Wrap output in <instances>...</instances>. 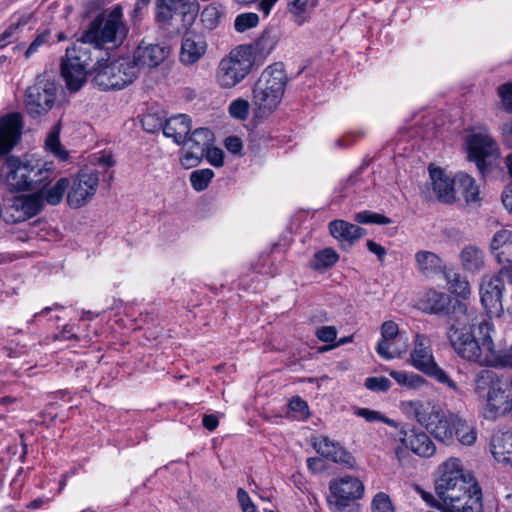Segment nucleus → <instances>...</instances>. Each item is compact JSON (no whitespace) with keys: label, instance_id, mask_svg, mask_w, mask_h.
Returning a JSON list of instances; mask_svg holds the SVG:
<instances>
[{"label":"nucleus","instance_id":"obj_31","mask_svg":"<svg viewBox=\"0 0 512 512\" xmlns=\"http://www.w3.org/2000/svg\"><path fill=\"white\" fill-rule=\"evenodd\" d=\"M392 339L390 341H379L376 346L377 354L385 360L401 358L408 351L409 337L406 333Z\"/></svg>","mask_w":512,"mask_h":512},{"label":"nucleus","instance_id":"obj_16","mask_svg":"<svg viewBox=\"0 0 512 512\" xmlns=\"http://www.w3.org/2000/svg\"><path fill=\"white\" fill-rule=\"evenodd\" d=\"M98 173L92 170L80 171L72 182H69L67 203L72 208H80L89 203L98 189Z\"/></svg>","mask_w":512,"mask_h":512},{"label":"nucleus","instance_id":"obj_63","mask_svg":"<svg viewBox=\"0 0 512 512\" xmlns=\"http://www.w3.org/2000/svg\"><path fill=\"white\" fill-rule=\"evenodd\" d=\"M502 139L505 146L512 149V120L502 126Z\"/></svg>","mask_w":512,"mask_h":512},{"label":"nucleus","instance_id":"obj_21","mask_svg":"<svg viewBox=\"0 0 512 512\" xmlns=\"http://www.w3.org/2000/svg\"><path fill=\"white\" fill-rule=\"evenodd\" d=\"M41 199L35 193L15 197L6 208L5 221L7 223L23 222L40 212Z\"/></svg>","mask_w":512,"mask_h":512},{"label":"nucleus","instance_id":"obj_9","mask_svg":"<svg viewBox=\"0 0 512 512\" xmlns=\"http://www.w3.org/2000/svg\"><path fill=\"white\" fill-rule=\"evenodd\" d=\"M252 67L251 47L240 45L219 62L215 73L216 82L222 89H232L249 75Z\"/></svg>","mask_w":512,"mask_h":512},{"label":"nucleus","instance_id":"obj_42","mask_svg":"<svg viewBox=\"0 0 512 512\" xmlns=\"http://www.w3.org/2000/svg\"><path fill=\"white\" fill-rule=\"evenodd\" d=\"M317 0H289L288 9L293 15L295 22L303 24L308 13L316 6Z\"/></svg>","mask_w":512,"mask_h":512},{"label":"nucleus","instance_id":"obj_5","mask_svg":"<svg viewBox=\"0 0 512 512\" xmlns=\"http://www.w3.org/2000/svg\"><path fill=\"white\" fill-rule=\"evenodd\" d=\"M287 83L281 64L267 67L256 81L252 90V103L259 114H269L280 104Z\"/></svg>","mask_w":512,"mask_h":512},{"label":"nucleus","instance_id":"obj_15","mask_svg":"<svg viewBox=\"0 0 512 512\" xmlns=\"http://www.w3.org/2000/svg\"><path fill=\"white\" fill-rule=\"evenodd\" d=\"M429 181L422 190V195L427 200L437 199L446 204L453 203L456 199V180L443 169L433 164L429 165Z\"/></svg>","mask_w":512,"mask_h":512},{"label":"nucleus","instance_id":"obj_60","mask_svg":"<svg viewBox=\"0 0 512 512\" xmlns=\"http://www.w3.org/2000/svg\"><path fill=\"white\" fill-rule=\"evenodd\" d=\"M143 128L148 132H154L157 129L163 130L164 123L158 121L154 114H147L142 119Z\"/></svg>","mask_w":512,"mask_h":512},{"label":"nucleus","instance_id":"obj_14","mask_svg":"<svg viewBox=\"0 0 512 512\" xmlns=\"http://www.w3.org/2000/svg\"><path fill=\"white\" fill-rule=\"evenodd\" d=\"M468 160L474 162L481 173L486 169V158L498 153L497 143L485 127L470 129L465 138Z\"/></svg>","mask_w":512,"mask_h":512},{"label":"nucleus","instance_id":"obj_28","mask_svg":"<svg viewBox=\"0 0 512 512\" xmlns=\"http://www.w3.org/2000/svg\"><path fill=\"white\" fill-rule=\"evenodd\" d=\"M414 260L417 271L426 278H434L445 270L444 261L432 251L419 250Z\"/></svg>","mask_w":512,"mask_h":512},{"label":"nucleus","instance_id":"obj_43","mask_svg":"<svg viewBox=\"0 0 512 512\" xmlns=\"http://www.w3.org/2000/svg\"><path fill=\"white\" fill-rule=\"evenodd\" d=\"M454 436L457 437L461 444L471 446L477 439V431L472 424L458 418L454 427Z\"/></svg>","mask_w":512,"mask_h":512},{"label":"nucleus","instance_id":"obj_29","mask_svg":"<svg viewBox=\"0 0 512 512\" xmlns=\"http://www.w3.org/2000/svg\"><path fill=\"white\" fill-rule=\"evenodd\" d=\"M191 128V118L186 114H177L166 119L163 125V134L172 138L176 144H182Z\"/></svg>","mask_w":512,"mask_h":512},{"label":"nucleus","instance_id":"obj_13","mask_svg":"<svg viewBox=\"0 0 512 512\" xmlns=\"http://www.w3.org/2000/svg\"><path fill=\"white\" fill-rule=\"evenodd\" d=\"M475 480L470 473H465L461 460L449 458L441 466V475L437 480L436 489L442 501L448 499V495L461 492L463 489L473 487Z\"/></svg>","mask_w":512,"mask_h":512},{"label":"nucleus","instance_id":"obj_10","mask_svg":"<svg viewBox=\"0 0 512 512\" xmlns=\"http://www.w3.org/2000/svg\"><path fill=\"white\" fill-rule=\"evenodd\" d=\"M364 491V484L358 477L344 475L334 478L329 483L327 505L332 512H345L363 497Z\"/></svg>","mask_w":512,"mask_h":512},{"label":"nucleus","instance_id":"obj_22","mask_svg":"<svg viewBox=\"0 0 512 512\" xmlns=\"http://www.w3.org/2000/svg\"><path fill=\"white\" fill-rule=\"evenodd\" d=\"M504 283L500 276L484 277L480 285V299L488 313H499L502 310Z\"/></svg>","mask_w":512,"mask_h":512},{"label":"nucleus","instance_id":"obj_58","mask_svg":"<svg viewBox=\"0 0 512 512\" xmlns=\"http://www.w3.org/2000/svg\"><path fill=\"white\" fill-rule=\"evenodd\" d=\"M237 500L239 502L242 512H258L249 494L244 489H238Z\"/></svg>","mask_w":512,"mask_h":512},{"label":"nucleus","instance_id":"obj_6","mask_svg":"<svg viewBox=\"0 0 512 512\" xmlns=\"http://www.w3.org/2000/svg\"><path fill=\"white\" fill-rule=\"evenodd\" d=\"M107 55L95 58L93 67V83L99 89L121 90L130 85L138 75L137 65L128 57H122L111 62Z\"/></svg>","mask_w":512,"mask_h":512},{"label":"nucleus","instance_id":"obj_40","mask_svg":"<svg viewBox=\"0 0 512 512\" xmlns=\"http://www.w3.org/2000/svg\"><path fill=\"white\" fill-rule=\"evenodd\" d=\"M339 260V255L332 248H325L316 252L310 261V267L316 271H323L333 267Z\"/></svg>","mask_w":512,"mask_h":512},{"label":"nucleus","instance_id":"obj_17","mask_svg":"<svg viewBox=\"0 0 512 512\" xmlns=\"http://www.w3.org/2000/svg\"><path fill=\"white\" fill-rule=\"evenodd\" d=\"M213 133L208 128L195 129L189 138L183 141L180 163L185 169L197 166L204 157L205 151L213 142Z\"/></svg>","mask_w":512,"mask_h":512},{"label":"nucleus","instance_id":"obj_41","mask_svg":"<svg viewBox=\"0 0 512 512\" xmlns=\"http://www.w3.org/2000/svg\"><path fill=\"white\" fill-rule=\"evenodd\" d=\"M224 14L222 5L213 2L207 5L200 14V19L203 26L208 30L215 29Z\"/></svg>","mask_w":512,"mask_h":512},{"label":"nucleus","instance_id":"obj_18","mask_svg":"<svg viewBox=\"0 0 512 512\" xmlns=\"http://www.w3.org/2000/svg\"><path fill=\"white\" fill-rule=\"evenodd\" d=\"M490 248L497 263L502 266L497 276L512 286V230L505 228L497 231Z\"/></svg>","mask_w":512,"mask_h":512},{"label":"nucleus","instance_id":"obj_54","mask_svg":"<svg viewBox=\"0 0 512 512\" xmlns=\"http://www.w3.org/2000/svg\"><path fill=\"white\" fill-rule=\"evenodd\" d=\"M497 92L504 110L512 113V82L500 85Z\"/></svg>","mask_w":512,"mask_h":512},{"label":"nucleus","instance_id":"obj_61","mask_svg":"<svg viewBox=\"0 0 512 512\" xmlns=\"http://www.w3.org/2000/svg\"><path fill=\"white\" fill-rule=\"evenodd\" d=\"M226 149L233 154H240L243 144L240 138L236 136H229L225 140Z\"/></svg>","mask_w":512,"mask_h":512},{"label":"nucleus","instance_id":"obj_39","mask_svg":"<svg viewBox=\"0 0 512 512\" xmlns=\"http://www.w3.org/2000/svg\"><path fill=\"white\" fill-rule=\"evenodd\" d=\"M455 180L466 202H477L479 200V187L470 175L460 172L455 176Z\"/></svg>","mask_w":512,"mask_h":512},{"label":"nucleus","instance_id":"obj_32","mask_svg":"<svg viewBox=\"0 0 512 512\" xmlns=\"http://www.w3.org/2000/svg\"><path fill=\"white\" fill-rule=\"evenodd\" d=\"M330 234L341 243L352 244L362 237L364 230L344 220H334L329 224Z\"/></svg>","mask_w":512,"mask_h":512},{"label":"nucleus","instance_id":"obj_47","mask_svg":"<svg viewBox=\"0 0 512 512\" xmlns=\"http://www.w3.org/2000/svg\"><path fill=\"white\" fill-rule=\"evenodd\" d=\"M259 16L256 13L247 12L236 16L234 20V29L238 33H244L259 24Z\"/></svg>","mask_w":512,"mask_h":512},{"label":"nucleus","instance_id":"obj_34","mask_svg":"<svg viewBox=\"0 0 512 512\" xmlns=\"http://www.w3.org/2000/svg\"><path fill=\"white\" fill-rule=\"evenodd\" d=\"M32 14L26 13L15 17L10 25L0 34V49L18 40L24 29L30 24Z\"/></svg>","mask_w":512,"mask_h":512},{"label":"nucleus","instance_id":"obj_25","mask_svg":"<svg viewBox=\"0 0 512 512\" xmlns=\"http://www.w3.org/2000/svg\"><path fill=\"white\" fill-rule=\"evenodd\" d=\"M181 10L185 20L194 21L198 13L199 5L195 0H158L157 18L160 21H168L172 18L173 11Z\"/></svg>","mask_w":512,"mask_h":512},{"label":"nucleus","instance_id":"obj_57","mask_svg":"<svg viewBox=\"0 0 512 512\" xmlns=\"http://www.w3.org/2000/svg\"><path fill=\"white\" fill-rule=\"evenodd\" d=\"M205 157L207 161L214 167H221L224 164V152L220 148L208 147L205 151Z\"/></svg>","mask_w":512,"mask_h":512},{"label":"nucleus","instance_id":"obj_51","mask_svg":"<svg viewBox=\"0 0 512 512\" xmlns=\"http://www.w3.org/2000/svg\"><path fill=\"white\" fill-rule=\"evenodd\" d=\"M357 415L361 416L368 422H375V421L383 422V423H385L391 427H395V428L398 426V424L395 420L389 419V418L385 417L384 415H382L380 412L371 410L368 408L359 409L357 412Z\"/></svg>","mask_w":512,"mask_h":512},{"label":"nucleus","instance_id":"obj_19","mask_svg":"<svg viewBox=\"0 0 512 512\" xmlns=\"http://www.w3.org/2000/svg\"><path fill=\"white\" fill-rule=\"evenodd\" d=\"M5 165L7 168L5 182L10 190H30L33 164L29 161H21L17 157L9 156L6 159Z\"/></svg>","mask_w":512,"mask_h":512},{"label":"nucleus","instance_id":"obj_33","mask_svg":"<svg viewBox=\"0 0 512 512\" xmlns=\"http://www.w3.org/2000/svg\"><path fill=\"white\" fill-rule=\"evenodd\" d=\"M69 181L67 178L59 179L55 184H43V186L35 192L36 196L41 199V207L44 204L57 205L61 202L65 191L68 189Z\"/></svg>","mask_w":512,"mask_h":512},{"label":"nucleus","instance_id":"obj_11","mask_svg":"<svg viewBox=\"0 0 512 512\" xmlns=\"http://www.w3.org/2000/svg\"><path fill=\"white\" fill-rule=\"evenodd\" d=\"M394 453L399 463H404L409 452L423 458H429L436 452V446L430 436L421 430L401 428L395 437Z\"/></svg>","mask_w":512,"mask_h":512},{"label":"nucleus","instance_id":"obj_38","mask_svg":"<svg viewBox=\"0 0 512 512\" xmlns=\"http://www.w3.org/2000/svg\"><path fill=\"white\" fill-rule=\"evenodd\" d=\"M423 308L429 313H440L444 311L449 303V296L436 290L427 291L422 298Z\"/></svg>","mask_w":512,"mask_h":512},{"label":"nucleus","instance_id":"obj_53","mask_svg":"<svg viewBox=\"0 0 512 512\" xmlns=\"http://www.w3.org/2000/svg\"><path fill=\"white\" fill-rule=\"evenodd\" d=\"M289 409L291 412L295 413L294 416L299 419L307 418L309 415V408L306 401L299 396H295L289 401Z\"/></svg>","mask_w":512,"mask_h":512},{"label":"nucleus","instance_id":"obj_56","mask_svg":"<svg viewBox=\"0 0 512 512\" xmlns=\"http://www.w3.org/2000/svg\"><path fill=\"white\" fill-rule=\"evenodd\" d=\"M399 330L398 325L394 321H385L381 325V339L379 341H390L401 334H404Z\"/></svg>","mask_w":512,"mask_h":512},{"label":"nucleus","instance_id":"obj_2","mask_svg":"<svg viewBox=\"0 0 512 512\" xmlns=\"http://www.w3.org/2000/svg\"><path fill=\"white\" fill-rule=\"evenodd\" d=\"M400 410L435 439L447 445L453 442L454 427L459 417L434 399L405 400L400 402Z\"/></svg>","mask_w":512,"mask_h":512},{"label":"nucleus","instance_id":"obj_64","mask_svg":"<svg viewBox=\"0 0 512 512\" xmlns=\"http://www.w3.org/2000/svg\"><path fill=\"white\" fill-rule=\"evenodd\" d=\"M502 203L512 214V184L508 185L502 193Z\"/></svg>","mask_w":512,"mask_h":512},{"label":"nucleus","instance_id":"obj_7","mask_svg":"<svg viewBox=\"0 0 512 512\" xmlns=\"http://www.w3.org/2000/svg\"><path fill=\"white\" fill-rule=\"evenodd\" d=\"M408 362L416 370L446 386L453 393H462L459 385L437 364L433 354L431 340L426 335L420 333L415 334Z\"/></svg>","mask_w":512,"mask_h":512},{"label":"nucleus","instance_id":"obj_27","mask_svg":"<svg viewBox=\"0 0 512 512\" xmlns=\"http://www.w3.org/2000/svg\"><path fill=\"white\" fill-rule=\"evenodd\" d=\"M20 115L17 113L0 118V157L7 154L20 135Z\"/></svg>","mask_w":512,"mask_h":512},{"label":"nucleus","instance_id":"obj_36","mask_svg":"<svg viewBox=\"0 0 512 512\" xmlns=\"http://www.w3.org/2000/svg\"><path fill=\"white\" fill-rule=\"evenodd\" d=\"M396 383L409 390H419L428 385V381L420 374L403 370H387Z\"/></svg>","mask_w":512,"mask_h":512},{"label":"nucleus","instance_id":"obj_52","mask_svg":"<svg viewBox=\"0 0 512 512\" xmlns=\"http://www.w3.org/2000/svg\"><path fill=\"white\" fill-rule=\"evenodd\" d=\"M365 387L374 392H387L392 387V382L383 376L368 377L365 380Z\"/></svg>","mask_w":512,"mask_h":512},{"label":"nucleus","instance_id":"obj_26","mask_svg":"<svg viewBox=\"0 0 512 512\" xmlns=\"http://www.w3.org/2000/svg\"><path fill=\"white\" fill-rule=\"evenodd\" d=\"M314 447L319 454L323 457L344 465L348 468H353L356 464L354 457L347 452L339 443L330 440L327 437H320L314 442Z\"/></svg>","mask_w":512,"mask_h":512},{"label":"nucleus","instance_id":"obj_8","mask_svg":"<svg viewBox=\"0 0 512 512\" xmlns=\"http://www.w3.org/2000/svg\"><path fill=\"white\" fill-rule=\"evenodd\" d=\"M94 61L95 53L80 39L66 49L61 62V75L70 91L76 92L86 83L89 72L93 71Z\"/></svg>","mask_w":512,"mask_h":512},{"label":"nucleus","instance_id":"obj_35","mask_svg":"<svg viewBox=\"0 0 512 512\" xmlns=\"http://www.w3.org/2000/svg\"><path fill=\"white\" fill-rule=\"evenodd\" d=\"M461 266L470 273L479 272L485 264L484 252L473 245L465 246L460 252Z\"/></svg>","mask_w":512,"mask_h":512},{"label":"nucleus","instance_id":"obj_46","mask_svg":"<svg viewBox=\"0 0 512 512\" xmlns=\"http://www.w3.org/2000/svg\"><path fill=\"white\" fill-rule=\"evenodd\" d=\"M213 177H214V172L211 169L206 168V169L195 170L190 174V182H191L192 187L196 191L200 192V191L205 190L208 187V185L211 182V180L213 179Z\"/></svg>","mask_w":512,"mask_h":512},{"label":"nucleus","instance_id":"obj_30","mask_svg":"<svg viewBox=\"0 0 512 512\" xmlns=\"http://www.w3.org/2000/svg\"><path fill=\"white\" fill-rule=\"evenodd\" d=\"M490 450L499 463H512V433L509 431H497L493 434Z\"/></svg>","mask_w":512,"mask_h":512},{"label":"nucleus","instance_id":"obj_3","mask_svg":"<svg viewBox=\"0 0 512 512\" xmlns=\"http://www.w3.org/2000/svg\"><path fill=\"white\" fill-rule=\"evenodd\" d=\"M473 394L480 402V413L486 419L495 421L512 409L502 377L493 370L481 369L474 375Z\"/></svg>","mask_w":512,"mask_h":512},{"label":"nucleus","instance_id":"obj_48","mask_svg":"<svg viewBox=\"0 0 512 512\" xmlns=\"http://www.w3.org/2000/svg\"><path fill=\"white\" fill-rule=\"evenodd\" d=\"M250 103L243 99L237 98L231 101L228 107L229 115L237 120L244 121L249 116Z\"/></svg>","mask_w":512,"mask_h":512},{"label":"nucleus","instance_id":"obj_59","mask_svg":"<svg viewBox=\"0 0 512 512\" xmlns=\"http://www.w3.org/2000/svg\"><path fill=\"white\" fill-rule=\"evenodd\" d=\"M315 335L321 342L331 343L336 340L337 329L334 326H322L316 330Z\"/></svg>","mask_w":512,"mask_h":512},{"label":"nucleus","instance_id":"obj_20","mask_svg":"<svg viewBox=\"0 0 512 512\" xmlns=\"http://www.w3.org/2000/svg\"><path fill=\"white\" fill-rule=\"evenodd\" d=\"M450 512H482V493L476 482L470 489H463L456 494L448 495L443 501Z\"/></svg>","mask_w":512,"mask_h":512},{"label":"nucleus","instance_id":"obj_62","mask_svg":"<svg viewBox=\"0 0 512 512\" xmlns=\"http://www.w3.org/2000/svg\"><path fill=\"white\" fill-rule=\"evenodd\" d=\"M367 248L371 253L375 254L381 262L384 261L386 256V249L382 245L376 243L373 240H368Z\"/></svg>","mask_w":512,"mask_h":512},{"label":"nucleus","instance_id":"obj_44","mask_svg":"<svg viewBox=\"0 0 512 512\" xmlns=\"http://www.w3.org/2000/svg\"><path fill=\"white\" fill-rule=\"evenodd\" d=\"M59 128L54 127V129L48 134L45 146L46 149L51 152L55 157L60 159L61 161H65L68 158V151L62 146L59 140Z\"/></svg>","mask_w":512,"mask_h":512},{"label":"nucleus","instance_id":"obj_37","mask_svg":"<svg viewBox=\"0 0 512 512\" xmlns=\"http://www.w3.org/2000/svg\"><path fill=\"white\" fill-rule=\"evenodd\" d=\"M56 178L55 168L52 162L33 164L30 190L38 191L43 184H49Z\"/></svg>","mask_w":512,"mask_h":512},{"label":"nucleus","instance_id":"obj_55","mask_svg":"<svg viewBox=\"0 0 512 512\" xmlns=\"http://www.w3.org/2000/svg\"><path fill=\"white\" fill-rule=\"evenodd\" d=\"M50 41V32L45 30L40 33L29 45L27 50L25 51V57L30 58L33 54H35L40 47L49 44Z\"/></svg>","mask_w":512,"mask_h":512},{"label":"nucleus","instance_id":"obj_24","mask_svg":"<svg viewBox=\"0 0 512 512\" xmlns=\"http://www.w3.org/2000/svg\"><path fill=\"white\" fill-rule=\"evenodd\" d=\"M207 41L201 34L187 33L181 44L179 60L189 66L197 63L207 51Z\"/></svg>","mask_w":512,"mask_h":512},{"label":"nucleus","instance_id":"obj_12","mask_svg":"<svg viewBox=\"0 0 512 512\" xmlns=\"http://www.w3.org/2000/svg\"><path fill=\"white\" fill-rule=\"evenodd\" d=\"M57 94L54 80L45 76L38 77L25 93L24 107L32 118L46 115L53 107Z\"/></svg>","mask_w":512,"mask_h":512},{"label":"nucleus","instance_id":"obj_23","mask_svg":"<svg viewBox=\"0 0 512 512\" xmlns=\"http://www.w3.org/2000/svg\"><path fill=\"white\" fill-rule=\"evenodd\" d=\"M170 50L167 46L160 44L141 43L134 52L131 59L139 67L154 68L160 65L169 55Z\"/></svg>","mask_w":512,"mask_h":512},{"label":"nucleus","instance_id":"obj_1","mask_svg":"<svg viewBox=\"0 0 512 512\" xmlns=\"http://www.w3.org/2000/svg\"><path fill=\"white\" fill-rule=\"evenodd\" d=\"M456 313L458 316L447 331L455 354L468 363L499 368L503 361L492 337L493 324L487 320L478 321L477 312L464 303H458Z\"/></svg>","mask_w":512,"mask_h":512},{"label":"nucleus","instance_id":"obj_45","mask_svg":"<svg viewBox=\"0 0 512 512\" xmlns=\"http://www.w3.org/2000/svg\"><path fill=\"white\" fill-rule=\"evenodd\" d=\"M449 289L457 296L466 299L471 293V287L468 280L460 274L454 273L448 278Z\"/></svg>","mask_w":512,"mask_h":512},{"label":"nucleus","instance_id":"obj_4","mask_svg":"<svg viewBox=\"0 0 512 512\" xmlns=\"http://www.w3.org/2000/svg\"><path fill=\"white\" fill-rule=\"evenodd\" d=\"M122 17V8L117 5L109 12L94 19L89 28L79 38L83 43L90 46L95 53V58L107 55L103 48L105 44L118 46L125 39L127 28L122 21Z\"/></svg>","mask_w":512,"mask_h":512},{"label":"nucleus","instance_id":"obj_49","mask_svg":"<svg viewBox=\"0 0 512 512\" xmlns=\"http://www.w3.org/2000/svg\"><path fill=\"white\" fill-rule=\"evenodd\" d=\"M354 220L361 224L388 225L392 223L390 218L371 211H361L356 213Z\"/></svg>","mask_w":512,"mask_h":512},{"label":"nucleus","instance_id":"obj_50","mask_svg":"<svg viewBox=\"0 0 512 512\" xmlns=\"http://www.w3.org/2000/svg\"><path fill=\"white\" fill-rule=\"evenodd\" d=\"M371 512H395L390 496L385 492L375 494L371 501Z\"/></svg>","mask_w":512,"mask_h":512}]
</instances>
